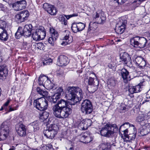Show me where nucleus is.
<instances>
[{
  "label": "nucleus",
  "instance_id": "obj_1",
  "mask_svg": "<svg viewBox=\"0 0 150 150\" xmlns=\"http://www.w3.org/2000/svg\"><path fill=\"white\" fill-rule=\"evenodd\" d=\"M123 132L125 137L123 138L125 142H130L134 139L136 137V130L134 125L128 122H125L121 125L119 129V132Z\"/></svg>",
  "mask_w": 150,
  "mask_h": 150
},
{
  "label": "nucleus",
  "instance_id": "obj_2",
  "mask_svg": "<svg viewBox=\"0 0 150 150\" xmlns=\"http://www.w3.org/2000/svg\"><path fill=\"white\" fill-rule=\"evenodd\" d=\"M68 92L65 96L68 100L72 101L74 104L80 101L83 97V93L82 89L77 86H69Z\"/></svg>",
  "mask_w": 150,
  "mask_h": 150
},
{
  "label": "nucleus",
  "instance_id": "obj_3",
  "mask_svg": "<svg viewBox=\"0 0 150 150\" xmlns=\"http://www.w3.org/2000/svg\"><path fill=\"white\" fill-rule=\"evenodd\" d=\"M118 130V128L115 124H107L101 129L100 134L103 136L109 137L114 133L117 132Z\"/></svg>",
  "mask_w": 150,
  "mask_h": 150
},
{
  "label": "nucleus",
  "instance_id": "obj_4",
  "mask_svg": "<svg viewBox=\"0 0 150 150\" xmlns=\"http://www.w3.org/2000/svg\"><path fill=\"white\" fill-rule=\"evenodd\" d=\"M32 26L31 24L26 25L23 29L21 27H19L15 34L16 38L18 39L23 36L29 37L31 34Z\"/></svg>",
  "mask_w": 150,
  "mask_h": 150
},
{
  "label": "nucleus",
  "instance_id": "obj_5",
  "mask_svg": "<svg viewBox=\"0 0 150 150\" xmlns=\"http://www.w3.org/2000/svg\"><path fill=\"white\" fill-rule=\"evenodd\" d=\"M40 85H42L47 90L56 89L55 85L48 79V77L43 75H40L38 79Z\"/></svg>",
  "mask_w": 150,
  "mask_h": 150
},
{
  "label": "nucleus",
  "instance_id": "obj_6",
  "mask_svg": "<svg viewBox=\"0 0 150 150\" xmlns=\"http://www.w3.org/2000/svg\"><path fill=\"white\" fill-rule=\"evenodd\" d=\"M147 41L144 37L136 36L130 39V44L134 47L143 48L146 46Z\"/></svg>",
  "mask_w": 150,
  "mask_h": 150
},
{
  "label": "nucleus",
  "instance_id": "obj_7",
  "mask_svg": "<svg viewBox=\"0 0 150 150\" xmlns=\"http://www.w3.org/2000/svg\"><path fill=\"white\" fill-rule=\"evenodd\" d=\"M52 110L55 116L60 119H65L67 118L71 114L68 111L60 108L57 105H54L53 106Z\"/></svg>",
  "mask_w": 150,
  "mask_h": 150
},
{
  "label": "nucleus",
  "instance_id": "obj_8",
  "mask_svg": "<svg viewBox=\"0 0 150 150\" xmlns=\"http://www.w3.org/2000/svg\"><path fill=\"white\" fill-rule=\"evenodd\" d=\"M47 128L44 131V136L47 138L53 139L57 133L58 129L57 126L52 124L47 126Z\"/></svg>",
  "mask_w": 150,
  "mask_h": 150
},
{
  "label": "nucleus",
  "instance_id": "obj_9",
  "mask_svg": "<svg viewBox=\"0 0 150 150\" xmlns=\"http://www.w3.org/2000/svg\"><path fill=\"white\" fill-rule=\"evenodd\" d=\"M34 105L36 108L40 110H44L48 107L47 101L45 98L42 97L34 101Z\"/></svg>",
  "mask_w": 150,
  "mask_h": 150
},
{
  "label": "nucleus",
  "instance_id": "obj_10",
  "mask_svg": "<svg viewBox=\"0 0 150 150\" xmlns=\"http://www.w3.org/2000/svg\"><path fill=\"white\" fill-rule=\"evenodd\" d=\"M9 132L8 123L6 122H4L0 125V140L6 139L9 136Z\"/></svg>",
  "mask_w": 150,
  "mask_h": 150
},
{
  "label": "nucleus",
  "instance_id": "obj_11",
  "mask_svg": "<svg viewBox=\"0 0 150 150\" xmlns=\"http://www.w3.org/2000/svg\"><path fill=\"white\" fill-rule=\"evenodd\" d=\"M46 35L44 28L40 27L37 29L35 31L32 33V37L33 40L37 41L43 39Z\"/></svg>",
  "mask_w": 150,
  "mask_h": 150
},
{
  "label": "nucleus",
  "instance_id": "obj_12",
  "mask_svg": "<svg viewBox=\"0 0 150 150\" xmlns=\"http://www.w3.org/2000/svg\"><path fill=\"white\" fill-rule=\"evenodd\" d=\"M81 109L82 112L85 114H90L93 110L91 101L88 99L83 100L81 104Z\"/></svg>",
  "mask_w": 150,
  "mask_h": 150
},
{
  "label": "nucleus",
  "instance_id": "obj_13",
  "mask_svg": "<svg viewBox=\"0 0 150 150\" xmlns=\"http://www.w3.org/2000/svg\"><path fill=\"white\" fill-rule=\"evenodd\" d=\"M119 19V21L116 24L115 30L116 33L121 34L125 30L127 21L123 17L120 18Z\"/></svg>",
  "mask_w": 150,
  "mask_h": 150
},
{
  "label": "nucleus",
  "instance_id": "obj_14",
  "mask_svg": "<svg viewBox=\"0 0 150 150\" xmlns=\"http://www.w3.org/2000/svg\"><path fill=\"white\" fill-rule=\"evenodd\" d=\"M50 37L48 40V42L52 46H54L55 42L58 37V34L57 30L53 28H50Z\"/></svg>",
  "mask_w": 150,
  "mask_h": 150
},
{
  "label": "nucleus",
  "instance_id": "obj_15",
  "mask_svg": "<svg viewBox=\"0 0 150 150\" xmlns=\"http://www.w3.org/2000/svg\"><path fill=\"white\" fill-rule=\"evenodd\" d=\"M55 105H57L60 108L63 109V110H65L66 111H68V112H69L70 114L71 113V106L68 105L67 101L61 99L58 101V103Z\"/></svg>",
  "mask_w": 150,
  "mask_h": 150
},
{
  "label": "nucleus",
  "instance_id": "obj_16",
  "mask_svg": "<svg viewBox=\"0 0 150 150\" xmlns=\"http://www.w3.org/2000/svg\"><path fill=\"white\" fill-rule=\"evenodd\" d=\"M29 16V12L27 10H25L19 13L15 16L16 20L19 22H23L26 20Z\"/></svg>",
  "mask_w": 150,
  "mask_h": 150
},
{
  "label": "nucleus",
  "instance_id": "obj_17",
  "mask_svg": "<svg viewBox=\"0 0 150 150\" xmlns=\"http://www.w3.org/2000/svg\"><path fill=\"white\" fill-rule=\"evenodd\" d=\"M120 62L123 64H126L127 66H132L131 57L127 53L125 52L121 54L120 56Z\"/></svg>",
  "mask_w": 150,
  "mask_h": 150
},
{
  "label": "nucleus",
  "instance_id": "obj_18",
  "mask_svg": "<svg viewBox=\"0 0 150 150\" xmlns=\"http://www.w3.org/2000/svg\"><path fill=\"white\" fill-rule=\"evenodd\" d=\"M65 33L64 37L63 38V41L61 43L62 45L65 46L71 43L73 41V38L70 35V32L68 30L65 31Z\"/></svg>",
  "mask_w": 150,
  "mask_h": 150
},
{
  "label": "nucleus",
  "instance_id": "obj_19",
  "mask_svg": "<svg viewBox=\"0 0 150 150\" xmlns=\"http://www.w3.org/2000/svg\"><path fill=\"white\" fill-rule=\"evenodd\" d=\"M43 7L48 13L51 15L56 14L57 11L55 7L53 5L45 3L43 4Z\"/></svg>",
  "mask_w": 150,
  "mask_h": 150
},
{
  "label": "nucleus",
  "instance_id": "obj_20",
  "mask_svg": "<svg viewBox=\"0 0 150 150\" xmlns=\"http://www.w3.org/2000/svg\"><path fill=\"white\" fill-rule=\"evenodd\" d=\"M17 132L20 136L23 137L25 135L26 130L25 126L22 123H19L16 125Z\"/></svg>",
  "mask_w": 150,
  "mask_h": 150
},
{
  "label": "nucleus",
  "instance_id": "obj_21",
  "mask_svg": "<svg viewBox=\"0 0 150 150\" xmlns=\"http://www.w3.org/2000/svg\"><path fill=\"white\" fill-rule=\"evenodd\" d=\"M93 139L92 135L90 134L89 132H87L81 135L80 141L81 142L88 143L91 141Z\"/></svg>",
  "mask_w": 150,
  "mask_h": 150
},
{
  "label": "nucleus",
  "instance_id": "obj_22",
  "mask_svg": "<svg viewBox=\"0 0 150 150\" xmlns=\"http://www.w3.org/2000/svg\"><path fill=\"white\" fill-rule=\"evenodd\" d=\"M93 20L96 21V23L98 24L104 23L106 20L105 16L100 15V13L96 12L93 15Z\"/></svg>",
  "mask_w": 150,
  "mask_h": 150
},
{
  "label": "nucleus",
  "instance_id": "obj_23",
  "mask_svg": "<svg viewBox=\"0 0 150 150\" xmlns=\"http://www.w3.org/2000/svg\"><path fill=\"white\" fill-rule=\"evenodd\" d=\"M57 63L59 66H66L69 63L68 57L64 55L59 56L58 58Z\"/></svg>",
  "mask_w": 150,
  "mask_h": 150
},
{
  "label": "nucleus",
  "instance_id": "obj_24",
  "mask_svg": "<svg viewBox=\"0 0 150 150\" xmlns=\"http://www.w3.org/2000/svg\"><path fill=\"white\" fill-rule=\"evenodd\" d=\"M149 118L146 115L142 114L137 117L136 121L139 123L141 125H143L147 122V120Z\"/></svg>",
  "mask_w": 150,
  "mask_h": 150
},
{
  "label": "nucleus",
  "instance_id": "obj_25",
  "mask_svg": "<svg viewBox=\"0 0 150 150\" xmlns=\"http://www.w3.org/2000/svg\"><path fill=\"white\" fill-rule=\"evenodd\" d=\"M142 83H139L138 85L134 86H131L129 87L128 91L131 94L137 93L140 92L142 89Z\"/></svg>",
  "mask_w": 150,
  "mask_h": 150
},
{
  "label": "nucleus",
  "instance_id": "obj_26",
  "mask_svg": "<svg viewBox=\"0 0 150 150\" xmlns=\"http://www.w3.org/2000/svg\"><path fill=\"white\" fill-rule=\"evenodd\" d=\"M136 64L142 68L144 67L146 65V62L144 58L142 57H137L135 59Z\"/></svg>",
  "mask_w": 150,
  "mask_h": 150
},
{
  "label": "nucleus",
  "instance_id": "obj_27",
  "mask_svg": "<svg viewBox=\"0 0 150 150\" xmlns=\"http://www.w3.org/2000/svg\"><path fill=\"white\" fill-rule=\"evenodd\" d=\"M8 38V35L6 29L0 28V39L2 40L6 41Z\"/></svg>",
  "mask_w": 150,
  "mask_h": 150
},
{
  "label": "nucleus",
  "instance_id": "obj_28",
  "mask_svg": "<svg viewBox=\"0 0 150 150\" xmlns=\"http://www.w3.org/2000/svg\"><path fill=\"white\" fill-rule=\"evenodd\" d=\"M124 81H127L128 80V78L129 77V72L125 68H122L119 70V72Z\"/></svg>",
  "mask_w": 150,
  "mask_h": 150
},
{
  "label": "nucleus",
  "instance_id": "obj_29",
  "mask_svg": "<svg viewBox=\"0 0 150 150\" xmlns=\"http://www.w3.org/2000/svg\"><path fill=\"white\" fill-rule=\"evenodd\" d=\"M26 5V2L25 0L18 1L16 5V6L18 8V10H21L25 8Z\"/></svg>",
  "mask_w": 150,
  "mask_h": 150
},
{
  "label": "nucleus",
  "instance_id": "obj_30",
  "mask_svg": "<svg viewBox=\"0 0 150 150\" xmlns=\"http://www.w3.org/2000/svg\"><path fill=\"white\" fill-rule=\"evenodd\" d=\"M8 74L7 69L4 66H0V77H6Z\"/></svg>",
  "mask_w": 150,
  "mask_h": 150
},
{
  "label": "nucleus",
  "instance_id": "obj_31",
  "mask_svg": "<svg viewBox=\"0 0 150 150\" xmlns=\"http://www.w3.org/2000/svg\"><path fill=\"white\" fill-rule=\"evenodd\" d=\"M40 122L39 120H36L30 123V125L33 127L34 131H36L39 129Z\"/></svg>",
  "mask_w": 150,
  "mask_h": 150
},
{
  "label": "nucleus",
  "instance_id": "obj_32",
  "mask_svg": "<svg viewBox=\"0 0 150 150\" xmlns=\"http://www.w3.org/2000/svg\"><path fill=\"white\" fill-rule=\"evenodd\" d=\"M60 97H61L59 95H57L56 94H54L53 95L50 97L49 100L52 103H55Z\"/></svg>",
  "mask_w": 150,
  "mask_h": 150
},
{
  "label": "nucleus",
  "instance_id": "obj_33",
  "mask_svg": "<svg viewBox=\"0 0 150 150\" xmlns=\"http://www.w3.org/2000/svg\"><path fill=\"white\" fill-rule=\"evenodd\" d=\"M78 127H80L83 130L86 129L88 127L85 121L83 120L81 121L79 123L78 125Z\"/></svg>",
  "mask_w": 150,
  "mask_h": 150
},
{
  "label": "nucleus",
  "instance_id": "obj_34",
  "mask_svg": "<svg viewBox=\"0 0 150 150\" xmlns=\"http://www.w3.org/2000/svg\"><path fill=\"white\" fill-rule=\"evenodd\" d=\"M78 27L77 23H74L72 24L71 28L74 33H76L80 31Z\"/></svg>",
  "mask_w": 150,
  "mask_h": 150
},
{
  "label": "nucleus",
  "instance_id": "obj_35",
  "mask_svg": "<svg viewBox=\"0 0 150 150\" xmlns=\"http://www.w3.org/2000/svg\"><path fill=\"white\" fill-rule=\"evenodd\" d=\"M37 92L42 97H45L47 95L48 92L46 91H44L41 89L40 87H38L37 88Z\"/></svg>",
  "mask_w": 150,
  "mask_h": 150
},
{
  "label": "nucleus",
  "instance_id": "obj_36",
  "mask_svg": "<svg viewBox=\"0 0 150 150\" xmlns=\"http://www.w3.org/2000/svg\"><path fill=\"white\" fill-rule=\"evenodd\" d=\"M97 28V27L96 25V22L93 23L91 22L89 24L88 31H90L91 30L94 31Z\"/></svg>",
  "mask_w": 150,
  "mask_h": 150
},
{
  "label": "nucleus",
  "instance_id": "obj_37",
  "mask_svg": "<svg viewBox=\"0 0 150 150\" xmlns=\"http://www.w3.org/2000/svg\"><path fill=\"white\" fill-rule=\"evenodd\" d=\"M111 146L109 143H107L105 144H103L100 145V150H104L106 149H110Z\"/></svg>",
  "mask_w": 150,
  "mask_h": 150
},
{
  "label": "nucleus",
  "instance_id": "obj_38",
  "mask_svg": "<svg viewBox=\"0 0 150 150\" xmlns=\"http://www.w3.org/2000/svg\"><path fill=\"white\" fill-rule=\"evenodd\" d=\"M58 19L59 21L62 23V24L66 25L67 24V20L64 17V15H60Z\"/></svg>",
  "mask_w": 150,
  "mask_h": 150
},
{
  "label": "nucleus",
  "instance_id": "obj_39",
  "mask_svg": "<svg viewBox=\"0 0 150 150\" xmlns=\"http://www.w3.org/2000/svg\"><path fill=\"white\" fill-rule=\"evenodd\" d=\"M142 126L140 127L138 133H139L140 135L142 136H144L148 134V133H146L145 132L146 131L145 127L144 125H142Z\"/></svg>",
  "mask_w": 150,
  "mask_h": 150
},
{
  "label": "nucleus",
  "instance_id": "obj_40",
  "mask_svg": "<svg viewBox=\"0 0 150 150\" xmlns=\"http://www.w3.org/2000/svg\"><path fill=\"white\" fill-rule=\"evenodd\" d=\"M49 116V113L47 112H44L40 116V119L43 120V121L46 120Z\"/></svg>",
  "mask_w": 150,
  "mask_h": 150
},
{
  "label": "nucleus",
  "instance_id": "obj_41",
  "mask_svg": "<svg viewBox=\"0 0 150 150\" xmlns=\"http://www.w3.org/2000/svg\"><path fill=\"white\" fill-rule=\"evenodd\" d=\"M41 150H54V149L52 145L49 144L47 146L43 145L42 146Z\"/></svg>",
  "mask_w": 150,
  "mask_h": 150
},
{
  "label": "nucleus",
  "instance_id": "obj_42",
  "mask_svg": "<svg viewBox=\"0 0 150 150\" xmlns=\"http://www.w3.org/2000/svg\"><path fill=\"white\" fill-rule=\"evenodd\" d=\"M7 26V23L5 21L0 20V28L6 29Z\"/></svg>",
  "mask_w": 150,
  "mask_h": 150
},
{
  "label": "nucleus",
  "instance_id": "obj_43",
  "mask_svg": "<svg viewBox=\"0 0 150 150\" xmlns=\"http://www.w3.org/2000/svg\"><path fill=\"white\" fill-rule=\"evenodd\" d=\"M35 47H37L38 49H39L41 50H44L45 49V46L43 44L42 42L35 43Z\"/></svg>",
  "mask_w": 150,
  "mask_h": 150
},
{
  "label": "nucleus",
  "instance_id": "obj_44",
  "mask_svg": "<svg viewBox=\"0 0 150 150\" xmlns=\"http://www.w3.org/2000/svg\"><path fill=\"white\" fill-rule=\"evenodd\" d=\"M63 92V89L62 87H59L56 89L55 94L59 95L61 97V94Z\"/></svg>",
  "mask_w": 150,
  "mask_h": 150
},
{
  "label": "nucleus",
  "instance_id": "obj_45",
  "mask_svg": "<svg viewBox=\"0 0 150 150\" xmlns=\"http://www.w3.org/2000/svg\"><path fill=\"white\" fill-rule=\"evenodd\" d=\"M78 27L80 31L83 30L85 27V24L81 22L77 23Z\"/></svg>",
  "mask_w": 150,
  "mask_h": 150
},
{
  "label": "nucleus",
  "instance_id": "obj_46",
  "mask_svg": "<svg viewBox=\"0 0 150 150\" xmlns=\"http://www.w3.org/2000/svg\"><path fill=\"white\" fill-rule=\"evenodd\" d=\"M146 130L145 132L146 133H149L150 132V123H145L143 125Z\"/></svg>",
  "mask_w": 150,
  "mask_h": 150
},
{
  "label": "nucleus",
  "instance_id": "obj_47",
  "mask_svg": "<svg viewBox=\"0 0 150 150\" xmlns=\"http://www.w3.org/2000/svg\"><path fill=\"white\" fill-rule=\"evenodd\" d=\"M108 85H110L114 86L116 83L115 80L112 78H110L108 80Z\"/></svg>",
  "mask_w": 150,
  "mask_h": 150
},
{
  "label": "nucleus",
  "instance_id": "obj_48",
  "mask_svg": "<svg viewBox=\"0 0 150 150\" xmlns=\"http://www.w3.org/2000/svg\"><path fill=\"white\" fill-rule=\"evenodd\" d=\"M28 138L32 140V142H37L36 138L33 134H30L29 135Z\"/></svg>",
  "mask_w": 150,
  "mask_h": 150
},
{
  "label": "nucleus",
  "instance_id": "obj_49",
  "mask_svg": "<svg viewBox=\"0 0 150 150\" xmlns=\"http://www.w3.org/2000/svg\"><path fill=\"white\" fill-rule=\"evenodd\" d=\"M31 46L30 43H27L26 42H24L23 43V47L26 50H28Z\"/></svg>",
  "mask_w": 150,
  "mask_h": 150
},
{
  "label": "nucleus",
  "instance_id": "obj_50",
  "mask_svg": "<svg viewBox=\"0 0 150 150\" xmlns=\"http://www.w3.org/2000/svg\"><path fill=\"white\" fill-rule=\"evenodd\" d=\"M52 60L50 58H49L43 62L44 65H49L52 62Z\"/></svg>",
  "mask_w": 150,
  "mask_h": 150
},
{
  "label": "nucleus",
  "instance_id": "obj_51",
  "mask_svg": "<svg viewBox=\"0 0 150 150\" xmlns=\"http://www.w3.org/2000/svg\"><path fill=\"white\" fill-rule=\"evenodd\" d=\"M64 15V16L66 17L67 19H69L71 17H75L78 16V14L77 13H74L72 14H71L69 15Z\"/></svg>",
  "mask_w": 150,
  "mask_h": 150
},
{
  "label": "nucleus",
  "instance_id": "obj_52",
  "mask_svg": "<svg viewBox=\"0 0 150 150\" xmlns=\"http://www.w3.org/2000/svg\"><path fill=\"white\" fill-rule=\"evenodd\" d=\"M7 10V7L3 4L0 3V10L3 11H6Z\"/></svg>",
  "mask_w": 150,
  "mask_h": 150
},
{
  "label": "nucleus",
  "instance_id": "obj_53",
  "mask_svg": "<svg viewBox=\"0 0 150 150\" xmlns=\"http://www.w3.org/2000/svg\"><path fill=\"white\" fill-rule=\"evenodd\" d=\"M86 123L88 127L90 126L92 123L91 120L90 119H87L85 120Z\"/></svg>",
  "mask_w": 150,
  "mask_h": 150
},
{
  "label": "nucleus",
  "instance_id": "obj_54",
  "mask_svg": "<svg viewBox=\"0 0 150 150\" xmlns=\"http://www.w3.org/2000/svg\"><path fill=\"white\" fill-rule=\"evenodd\" d=\"M88 84L90 85H94V79L91 77H90L88 79Z\"/></svg>",
  "mask_w": 150,
  "mask_h": 150
},
{
  "label": "nucleus",
  "instance_id": "obj_55",
  "mask_svg": "<svg viewBox=\"0 0 150 150\" xmlns=\"http://www.w3.org/2000/svg\"><path fill=\"white\" fill-rule=\"evenodd\" d=\"M18 107V105H17L16 107H14L13 108H12L11 106H10L9 107V110H8V112H11L12 111H14V110H16L17 109V108Z\"/></svg>",
  "mask_w": 150,
  "mask_h": 150
},
{
  "label": "nucleus",
  "instance_id": "obj_56",
  "mask_svg": "<svg viewBox=\"0 0 150 150\" xmlns=\"http://www.w3.org/2000/svg\"><path fill=\"white\" fill-rule=\"evenodd\" d=\"M10 102V100H8L3 105V106L4 107V108L5 110H6L7 109V106L8 105Z\"/></svg>",
  "mask_w": 150,
  "mask_h": 150
},
{
  "label": "nucleus",
  "instance_id": "obj_57",
  "mask_svg": "<svg viewBox=\"0 0 150 150\" xmlns=\"http://www.w3.org/2000/svg\"><path fill=\"white\" fill-rule=\"evenodd\" d=\"M119 90L115 88L113 90L112 93L115 95H117L119 94Z\"/></svg>",
  "mask_w": 150,
  "mask_h": 150
},
{
  "label": "nucleus",
  "instance_id": "obj_58",
  "mask_svg": "<svg viewBox=\"0 0 150 150\" xmlns=\"http://www.w3.org/2000/svg\"><path fill=\"white\" fill-rule=\"evenodd\" d=\"M127 0H119L118 2V4H122L126 2Z\"/></svg>",
  "mask_w": 150,
  "mask_h": 150
},
{
  "label": "nucleus",
  "instance_id": "obj_59",
  "mask_svg": "<svg viewBox=\"0 0 150 150\" xmlns=\"http://www.w3.org/2000/svg\"><path fill=\"white\" fill-rule=\"evenodd\" d=\"M25 99L24 96L21 97L19 98V101L22 102Z\"/></svg>",
  "mask_w": 150,
  "mask_h": 150
},
{
  "label": "nucleus",
  "instance_id": "obj_60",
  "mask_svg": "<svg viewBox=\"0 0 150 150\" xmlns=\"http://www.w3.org/2000/svg\"><path fill=\"white\" fill-rule=\"evenodd\" d=\"M108 67L110 69H112L113 67V65L111 63H109L108 64Z\"/></svg>",
  "mask_w": 150,
  "mask_h": 150
},
{
  "label": "nucleus",
  "instance_id": "obj_61",
  "mask_svg": "<svg viewBox=\"0 0 150 150\" xmlns=\"http://www.w3.org/2000/svg\"><path fill=\"white\" fill-rule=\"evenodd\" d=\"M16 149L15 147L14 146H12L10 148L9 150H15Z\"/></svg>",
  "mask_w": 150,
  "mask_h": 150
},
{
  "label": "nucleus",
  "instance_id": "obj_62",
  "mask_svg": "<svg viewBox=\"0 0 150 150\" xmlns=\"http://www.w3.org/2000/svg\"><path fill=\"white\" fill-rule=\"evenodd\" d=\"M4 109L5 110L4 108V106H2L1 107V109H0V111H1Z\"/></svg>",
  "mask_w": 150,
  "mask_h": 150
},
{
  "label": "nucleus",
  "instance_id": "obj_63",
  "mask_svg": "<svg viewBox=\"0 0 150 150\" xmlns=\"http://www.w3.org/2000/svg\"><path fill=\"white\" fill-rule=\"evenodd\" d=\"M68 150H74L73 149V146H72L71 147H70L69 149Z\"/></svg>",
  "mask_w": 150,
  "mask_h": 150
},
{
  "label": "nucleus",
  "instance_id": "obj_64",
  "mask_svg": "<svg viewBox=\"0 0 150 150\" xmlns=\"http://www.w3.org/2000/svg\"><path fill=\"white\" fill-rule=\"evenodd\" d=\"M2 146L1 144H0V150H2V148H1Z\"/></svg>",
  "mask_w": 150,
  "mask_h": 150
}]
</instances>
